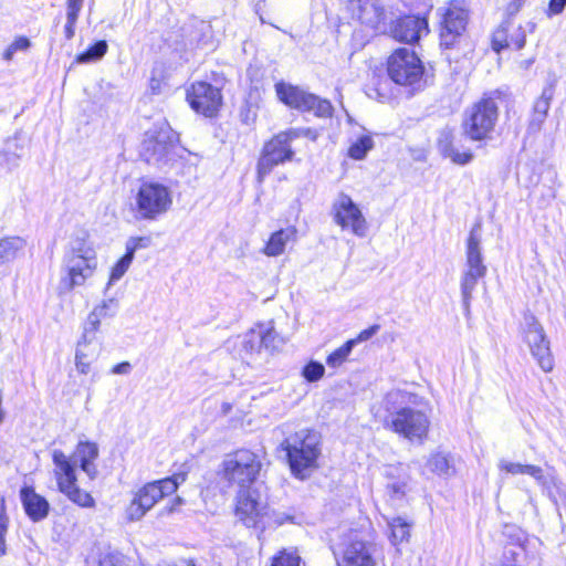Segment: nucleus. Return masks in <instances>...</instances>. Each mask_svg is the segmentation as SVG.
Instances as JSON below:
<instances>
[{
    "label": "nucleus",
    "instance_id": "f257e3e1",
    "mask_svg": "<svg viewBox=\"0 0 566 566\" xmlns=\"http://www.w3.org/2000/svg\"><path fill=\"white\" fill-rule=\"evenodd\" d=\"M417 399V395L394 389L386 395L384 406L389 412L387 424L394 432L410 441L422 442L428 436L430 420L424 411L412 407Z\"/></svg>",
    "mask_w": 566,
    "mask_h": 566
},
{
    "label": "nucleus",
    "instance_id": "f03ea898",
    "mask_svg": "<svg viewBox=\"0 0 566 566\" xmlns=\"http://www.w3.org/2000/svg\"><path fill=\"white\" fill-rule=\"evenodd\" d=\"M281 449L285 452L292 473L300 479L307 476V471L317 468L321 455V434L303 428L290 433L281 442Z\"/></svg>",
    "mask_w": 566,
    "mask_h": 566
},
{
    "label": "nucleus",
    "instance_id": "7ed1b4c3",
    "mask_svg": "<svg viewBox=\"0 0 566 566\" xmlns=\"http://www.w3.org/2000/svg\"><path fill=\"white\" fill-rule=\"evenodd\" d=\"M235 516L247 527L263 532L266 528L284 524L290 516L283 513L270 512L266 504L260 501L255 491L243 489L237 497Z\"/></svg>",
    "mask_w": 566,
    "mask_h": 566
},
{
    "label": "nucleus",
    "instance_id": "20e7f679",
    "mask_svg": "<svg viewBox=\"0 0 566 566\" xmlns=\"http://www.w3.org/2000/svg\"><path fill=\"white\" fill-rule=\"evenodd\" d=\"M387 73L389 78L399 86L409 87L411 91L423 87L424 65L409 49L400 48L389 55Z\"/></svg>",
    "mask_w": 566,
    "mask_h": 566
},
{
    "label": "nucleus",
    "instance_id": "39448f33",
    "mask_svg": "<svg viewBox=\"0 0 566 566\" xmlns=\"http://www.w3.org/2000/svg\"><path fill=\"white\" fill-rule=\"evenodd\" d=\"M499 118V106L491 96H483L463 114L462 128L472 140H483L493 132Z\"/></svg>",
    "mask_w": 566,
    "mask_h": 566
},
{
    "label": "nucleus",
    "instance_id": "423d86ee",
    "mask_svg": "<svg viewBox=\"0 0 566 566\" xmlns=\"http://www.w3.org/2000/svg\"><path fill=\"white\" fill-rule=\"evenodd\" d=\"M172 205L168 187L159 182H143L136 195V217L140 220H156Z\"/></svg>",
    "mask_w": 566,
    "mask_h": 566
},
{
    "label": "nucleus",
    "instance_id": "0eeeda50",
    "mask_svg": "<svg viewBox=\"0 0 566 566\" xmlns=\"http://www.w3.org/2000/svg\"><path fill=\"white\" fill-rule=\"evenodd\" d=\"M223 478L233 484H238L241 490L249 489L261 470V461L254 452L241 449L228 454L223 463Z\"/></svg>",
    "mask_w": 566,
    "mask_h": 566
},
{
    "label": "nucleus",
    "instance_id": "6e6552de",
    "mask_svg": "<svg viewBox=\"0 0 566 566\" xmlns=\"http://www.w3.org/2000/svg\"><path fill=\"white\" fill-rule=\"evenodd\" d=\"M177 142V133L167 122H161L146 132L140 154L147 163L158 164L169 155Z\"/></svg>",
    "mask_w": 566,
    "mask_h": 566
},
{
    "label": "nucleus",
    "instance_id": "1a4fd4ad",
    "mask_svg": "<svg viewBox=\"0 0 566 566\" xmlns=\"http://www.w3.org/2000/svg\"><path fill=\"white\" fill-rule=\"evenodd\" d=\"M291 144L292 140L286 130L280 132L264 144L256 165L258 180L260 182L263 181L275 166L293 159L294 150Z\"/></svg>",
    "mask_w": 566,
    "mask_h": 566
},
{
    "label": "nucleus",
    "instance_id": "9d476101",
    "mask_svg": "<svg viewBox=\"0 0 566 566\" xmlns=\"http://www.w3.org/2000/svg\"><path fill=\"white\" fill-rule=\"evenodd\" d=\"M523 338L528 345L532 356L537 360L538 366L548 373L554 367V359L549 348V340L537 318L526 313L523 323Z\"/></svg>",
    "mask_w": 566,
    "mask_h": 566
},
{
    "label": "nucleus",
    "instance_id": "9b49d317",
    "mask_svg": "<svg viewBox=\"0 0 566 566\" xmlns=\"http://www.w3.org/2000/svg\"><path fill=\"white\" fill-rule=\"evenodd\" d=\"M334 222L343 230L349 229L355 235L364 238L368 232V223L359 207L353 199L340 192L332 205Z\"/></svg>",
    "mask_w": 566,
    "mask_h": 566
},
{
    "label": "nucleus",
    "instance_id": "f8f14e48",
    "mask_svg": "<svg viewBox=\"0 0 566 566\" xmlns=\"http://www.w3.org/2000/svg\"><path fill=\"white\" fill-rule=\"evenodd\" d=\"M469 11L464 0H453L448 3L442 14L440 44L446 49L452 48L465 30Z\"/></svg>",
    "mask_w": 566,
    "mask_h": 566
},
{
    "label": "nucleus",
    "instance_id": "ddd939ff",
    "mask_svg": "<svg viewBox=\"0 0 566 566\" xmlns=\"http://www.w3.org/2000/svg\"><path fill=\"white\" fill-rule=\"evenodd\" d=\"M186 99L196 113L206 117H213L222 104L221 91L208 82L192 83L186 90Z\"/></svg>",
    "mask_w": 566,
    "mask_h": 566
},
{
    "label": "nucleus",
    "instance_id": "4468645a",
    "mask_svg": "<svg viewBox=\"0 0 566 566\" xmlns=\"http://www.w3.org/2000/svg\"><path fill=\"white\" fill-rule=\"evenodd\" d=\"M97 268L96 255L63 256L61 287L70 292L85 284Z\"/></svg>",
    "mask_w": 566,
    "mask_h": 566
},
{
    "label": "nucleus",
    "instance_id": "2eb2a0df",
    "mask_svg": "<svg viewBox=\"0 0 566 566\" xmlns=\"http://www.w3.org/2000/svg\"><path fill=\"white\" fill-rule=\"evenodd\" d=\"M347 8L354 18L373 29L387 20V9L382 0H347Z\"/></svg>",
    "mask_w": 566,
    "mask_h": 566
},
{
    "label": "nucleus",
    "instance_id": "dca6fc26",
    "mask_svg": "<svg viewBox=\"0 0 566 566\" xmlns=\"http://www.w3.org/2000/svg\"><path fill=\"white\" fill-rule=\"evenodd\" d=\"M161 500V493L155 483H147L140 488L126 507L125 514L129 522L142 520L145 514Z\"/></svg>",
    "mask_w": 566,
    "mask_h": 566
},
{
    "label": "nucleus",
    "instance_id": "f3484780",
    "mask_svg": "<svg viewBox=\"0 0 566 566\" xmlns=\"http://www.w3.org/2000/svg\"><path fill=\"white\" fill-rule=\"evenodd\" d=\"M428 32V21L426 18L417 15H406L398 19L391 27L392 36L400 42L415 43L422 33Z\"/></svg>",
    "mask_w": 566,
    "mask_h": 566
},
{
    "label": "nucleus",
    "instance_id": "a211bd4d",
    "mask_svg": "<svg viewBox=\"0 0 566 566\" xmlns=\"http://www.w3.org/2000/svg\"><path fill=\"white\" fill-rule=\"evenodd\" d=\"M481 224H475L467 239L465 263L463 271L486 275L481 247Z\"/></svg>",
    "mask_w": 566,
    "mask_h": 566
},
{
    "label": "nucleus",
    "instance_id": "6ab92c4d",
    "mask_svg": "<svg viewBox=\"0 0 566 566\" xmlns=\"http://www.w3.org/2000/svg\"><path fill=\"white\" fill-rule=\"evenodd\" d=\"M373 546L363 541H350L337 559V566H375Z\"/></svg>",
    "mask_w": 566,
    "mask_h": 566
},
{
    "label": "nucleus",
    "instance_id": "aec40b11",
    "mask_svg": "<svg viewBox=\"0 0 566 566\" xmlns=\"http://www.w3.org/2000/svg\"><path fill=\"white\" fill-rule=\"evenodd\" d=\"M20 499L25 514L32 522L43 521L49 515V502L44 496L38 494L32 486H23L20 490Z\"/></svg>",
    "mask_w": 566,
    "mask_h": 566
},
{
    "label": "nucleus",
    "instance_id": "412c9836",
    "mask_svg": "<svg viewBox=\"0 0 566 566\" xmlns=\"http://www.w3.org/2000/svg\"><path fill=\"white\" fill-rule=\"evenodd\" d=\"M52 460L55 465L54 475L59 490L77 482L75 460L72 461L63 451L57 449L53 450Z\"/></svg>",
    "mask_w": 566,
    "mask_h": 566
},
{
    "label": "nucleus",
    "instance_id": "4be33fe9",
    "mask_svg": "<svg viewBox=\"0 0 566 566\" xmlns=\"http://www.w3.org/2000/svg\"><path fill=\"white\" fill-rule=\"evenodd\" d=\"M98 446L92 441H80L75 448L73 458L80 463V468L91 480L97 475L95 460L98 458Z\"/></svg>",
    "mask_w": 566,
    "mask_h": 566
},
{
    "label": "nucleus",
    "instance_id": "5701e85b",
    "mask_svg": "<svg viewBox=\"0 0 566 566\" xmlns=\"http://www.w3.org/2000/svg\"><path fill=\"white\" fill-rule=\"evenodd\" d=\"M275 92L279 99L291 108L305 112L311 93L298 86L280 82L275 84Z\"/></svg>",
    "mask_w": 566,
    "mask_h": 566
},
{
    "label": "nucleus",
    "instance_id": "b1692460",
    "mask_svg": "<svg viewBox=\"0 0 566 566\" xmlns=\"http://www.w3.org/2000/svg\"><path fill=\"white\" fill-rule=\"evenodd\" d=\"M297 230L291 226L273 232L262 252L268 256H279L284 253L289 242L296 241Z\"/></svg>",
    "mask_w": 566,
    "mask_h": 566
},
{
    "label": "nucleus",
    "instance_id": "393cba45",
    "mask_svg": "<svg viewBox=\"0 0 566 566\" xmlns=\"http://www.w3.org/2000/svg\"><path fill=\"white\" fill-rule=\"evenodd\" d=\"M485 275L483 274H475L472 272L462 271L460 279V290L462 296L463 313L465 317H469L471 314V301L478 282Z\"/></svg>",
    "mask_w": 566,
    "mask_h": 566
},
{
    "label": "nucleus",
    "instance_id": "a878e982",
    "mask_svg": "<svg viewBox=\"0 0 566 566\" xmlns=\"http://www.w3.org/2000/svg\"><path fill=\"white\" fill-rule=\"evenodd\" d=\"M499 469L502 471H505L512 475L527 474V475L532 476L539 484L545 483V476H544L543 469L537 465L522 464V463H515V462H509L505 460H501L499 463Z\"/></svg>",
    "mask_w": 566,
    "mask_h": 566
},
{
    "label": "nucleus",
    "instance_id": "bb28decb",
    "mask_svg": "<svg viewBox=\"0 0 566 566\" xmlns=\"http://www.w3.org/2000/svg\"><path fill=\"white\" fill-rule=\"evenodd\" d=\"M438 147L444 157H449L453 163L458 165L469 164L473 155L470 150L460 151L457 149L450 139V135L443 132L439 138Z\"/></svg>",
    "mask_w": 566,
    "mask_h": 566
},
{
    "label": "nucleus",
    "instance_id": "cd10ccee",
    "mask_svg": "<svg viewBox=\"0 0 566 566\" xmlns=\"http://www.w3.org/2000/svg\"><path fill=\"white\" fill-rule=\"evenodd\" d=\"M87 256L96 255L94 248L88 241V234L85 231H80L71 238L67 247L65 248L63 256Z\"/></svg>",
    "mask_w": 566,
    "mask_h": 566
},
{
    "label": "nucleus",
    "instance_id": "c85d7f7f",
    "mask_svg": "<svg viewBox=\"0 0 566 566\" xmlns=\"http://www.w3.org/2000/svg\"><path fill=\"white\" fill-rule=\"evenodd\" d=\"M25 247L20 237H9L0 240V265L13 261Z\"/></svg>",
    "mask_w": 566,
    "mask_h": 566
},
{
    "label": "nucleus",
    "instance_id": "c756f323",
    "mask_svg": "<svg viewBox=\"0 0 566 566\" xmlns=\"http://www.w3.org/2000/svg\"><path fill=\"white\" fill-rule=\"evenodd\" d=\"M259 329L262 338V348L274 352L284 345L285 340L281 335H279V333L275 332L273 322L260 324Z\"/></svg>",
    "mask_w": 566,
    "mask_h": 566
},
{
    "label": "nucleus",
    "instance_id": "7c9ffc66",
    "mask_svg": "<svg viewBox=\"0 0 566 566\" xmlns=\"http://www.w3.org/2000/svg\"><path fill=\"white\" fill-rule=\"evenodd\" d=\"M429 469L439 474L450 476L454 474L452 458L448 453L437 452L428 460Z\"/></svg>",
    "mask_w": 566,
    "mask_h": 566
},
{
    "label": "nucleus",
    "instance_id": "2f4dec72",
    "mask_svg": "<svg viewBox=\"0 0 566 566\" xmlns=\"http://www.w3.org/2000/svg\"><path fill=\"white\" fill-rule=\"evenodd\" d=\"M84 0H66V23L64 34L66 40H71L75 34V25L83 8Z\"/></svg>",
    "mask_w": 566,
    "mask_h": 566
},
{
    "label": "nucleus",
    "instance_id": "473e14b6",
    "mask_svg": "<svg viewBox=\"0 0 566 566\" xmlns=\"http://www.w3.org/2000/svg\"><path fill=\"white\" fill-rule=\"evenodd\" d=\"M308 99L305 112H313L316 117L321 118H329L333 116L334 107L328 99L321 98L313 93H311Z\"/></svg>",
    "mask_w": 566,
    "mask_h": 566
},
{
    "label": "nucleus",
    "instance_id": "72a5a7b5",
    "mask_svg": "<svg viewBox=\"0 0 566 566\" xmlns=\"http://www.w3.org/2000/svg\"><path fill=\"white\" fill-rule=\"evenodd\" d=\"M60 492L65 494L70 501L82 507H93L95 505V501L92 495L81 490L76 483L63 488Z\"/></svg>",
    "mask_w": 566,
    "mask_h": 566
},
{
    "label": "nucleus",
    "instance_id": "f704fd0d",
    "mask_svg": "<svg viewBox=\"0 0 566 566\" xmlns=\"http://www.w3.org/2000/svg\"><path fill=\"white\" fill-rule=\"evenodd\" d=\"M390 528V539L392 544L397 545L407 541L410 536V524L402 517H394L388 522Z\"/></svg>",
    "mask_w": 566,
    "mask_h": 566
},
{
    "label": "nucleus",
    "instance_id": "c9c22d12",
    "mask_svg": "<svg viewBox=\"0 0 566 566\" xmlns=\"http://www.w3.org/2000/svg\"><path fill=\"white\" fill-rule=\"evenodd\" d=\"M108 45L104 40L95 42L86 51L78 54L75 59L76 63H90L101 60L107 52Z\"/></svg>",
    "mask_w": 566,
    "mask_h": 566
},
{
    "label": "nucleus",
    "instance_id": "e433bc0d",
    "mask_svg": "<svg viewBox=\"0 0 566 566\" xmlns=\"http://www.w3.org/2000/svg\"><path fill=\"white\" fill-rule=\"evenodd\" d=\"M354 349V342L347 340L340 347L331 353L326 358V364L331 368L342 366Z\"/></svg>",
    "mask_w": 566,
    "mask_h": 566
},
{
    "label": "nucleus",
    "instance_id": "4c0bfd02",
    "mask_svg": "<svg viewBox=\"0 0 566 566\" xmlns=\"http://www.w3.org/2000/svg\"><path fill=\"white\" fill-rule=\"evenodd\" d=\"M374 147V142L370 136L364 135L353 143L348 149V156L355 160H361L366 157L367 153Z\"/></svg>",
    "mask_w": 566,
    "mask_h": 566
},
{
    "label": "nucleus",
    "instance_id": "58836bf2",
    "mask_svg": "<svg viewBox=\"0 0 566 566\" xmlns=\"http://www.w3.org/2000/svg\"><path fill=\"white\" fill-rule=\"evenodd\" d=\"M509 32H512L510 28V19L502 22V24L493 32L492 35V49L495 52H500L509 46Z\"/></svg>",
    "mask_w": 566,
    "mask_h": 566
},
{
    "label": "nucleus",
    "instance_id": "ea45409f",
    "mask_svg": "<svg viewBox=\"0 0 566 566\" xmlns=\"http://www.w3.org/2000/svg\"><path fill=\"white\" fill-rule=\"evenodd\" d=\"M367 95L370 98H376L381 103L388 101L391 96L388 81L374 78L371 84L368 85Z\"/></svg>",
    "mask_w": 566,
    "mask_h": 566
},
{
    "label": "nucleus",
    "instance_id": "a19ab883",
    "mask_svg": "<svg viewBox=\"0 0 566 566\" xmlns=\"http://www.w3.org/2000/svg\"><path fill=\"white\" fill-rule=\"evenodd\" d=\"M409 483L408 474H398L397 480L389 481L387 483V492L392 500H401L406 493Z\"/></svg>",
    "mask_w": 566,
    "mask_h": 566
},
{
    "label": "nucleus",
    "instance_id": "79ce46f5",
    "mask_svg": "<svg viewBox=\"0 0 566 566\" xmlns=\"http://www.w3.org/2000/svg\"><path fill=\"white\" fill-rule=\"evenodd\" d=\"M185 473H176L171 478L155 481L154 483L156 484L157 489H159L163 499L164 496L172 494L177 490L178 485L185 482Z\"/></svg>",
    "mask_w": 566,
    "mask_h": 566
},
{
    "label": "nucleus",
    "instance_id": "37998d69",
    "mask_svg": "<svg viewBox=\"0 0 566 566\" xmlns=\"http://www.w3.org/2000/svg\"><path fill=\"white\" fill-rule=\"evenodd\" d=\"M510 28L512 30V32H509L510 49H523L526 41V29L521 24H515L512 20H510Z\"/></svg>",
    "mask_w": 566,
    "mask_h": 566
},
{
    "label": "nucleus",
    "instance_id": "c03bdc74",
    "mask_svg": "<svg viewBox=\"0 0 566 566\" xmlns=\"http://www.w3.org/2000/svg\"><path fill=\"white\" fill-rule=\"evenodd\" d=\"M99 325L101 318L96 317L95 314L90 313L84 324L82 339L78 342L77 346L82 347L83 345L90 344L94 339L95 333L98 331Z\"/></svg>",
    "mask_w": 566,
    "mask_h": 566
},
{
    "label": "nucleus",
    "instance_id": "a18cd8bd",
    "mask_svg": "<svg viewBox=\"0 0 566 566\" xmlns=\"http://www.w3.org/2000/svg\"><path fill=\"white\" fill-rule=\"evenodd\" d=\"M133 260H134L133 256L128 255L125 252V254L112 268L107 286H111L112 284L119 281L124 276V274L129 269Z\"/></svg>",
    "mask_w": 566,
    "mask_h": 566
},
{
    "label": "nucleus",
    "instance_id": "49530a36",
    "mask_svg": "<svg viewBox=\"0 0 566 566\" xmlns=\"http://www.w3.org/2000/svg\"><path fill=\"white\" fill-rule=\"evenodd\" d=\"M260 329L252 328L244 335L243 349L247 353L253 354L259 353L262 349Z\"/></svg>",
    "mask_w": 566,
    "mask_h": 566
},
{
    "label": "nucleus",
    "instance_id": "de8ad7c7",
    "mask_svg": "<svg viewBox=\"0 0 566 566\" xmlns=\"http://www.w3.org/2000/svg\"><path fill=\"white\" fill-rule=\"evenodd\" d=\"M118 310V302L117 300L111 297L107 300H104L101 304L94 307V310L91 312L96 315L98 318H106V317H113Z\"/></svg>",
    "mask_w": 566,
    "mask_h": 566
},
{
    "label": "nucleus",
    "instance_id": "09e8293b",
    "mask_svg": "<svg viewBox=\"0 0 566 566\" xmlns=\"http://www.w3.org/2000/svg\"><path fill=\"white\" fill-rule=\"evenodd\" d=\"M324 373L325 367L316 360H311L302 370L303 377L310 382L319 380L324 376Z\"/></svg>",
    "mask_w": 566,
    "mask_h": 566
},
{
    "label": "nucleus",
    "instance_id": "8fccbe9b",
    "mask_svg": "<svg viewBox=\"0 0 566 566\" xmlns=\"http://www.w3.org/2000/svg\"><path fill=\"white\" fill-rule=\"evenodd\" d=\"M553 98V90L544 88L542 95L536 99L533 113L547 116L548 109L551 107V99Z\"/></svg>",
    "mask_w": 566,
    "mask_h": 566
},
{
    "label": "nucleus",
    "instance_id": "3c124183",
    "mask_svg": "<svg viewBox=\"0 0 566 566\" xmlns=\"http://www.w3.org/2000/svg\"><path fill=\"white\" fill-rule=\"evenodd\" d=\"M300 563L301 558L298 555L282 552L273 558L272 566H300Z\"/></svg>",
    "mask_w": 566,
    "mask_h": 566
},
{
    "label": "nucleus",
    "instance_id": "603ef678",
    "mask_svg": "<svg viewBox=\"0 0 566 566\" xmlns=\"http://www.w3.org/2000/svg\"><path fill=\"white\" fill-rule=\"evenodd\" d=\"M149 244L150 239L147 237L129 238L126 242V253L134 258L138 249L147 248Z\"/></svg>",
    "mask_w": 566,
    "mask_h": 566
},
{
    "label": "nucleus",
    "instance_id": "864d4df0",
    "mask_svg": "<svg viewBox=\"0 0 566 566\" xmlns=\"http://www.w3.org/2000/svg\"><path fill=\"white\" fill-rule=\"evenodd\" d=\"M8 531V517L4 512L0 513V557L7 553L6 534Z\"/></svg>",
    "mask_w": 566,
    "mask_h": 566
},
{
    "label": "nucleus",
    "instance_id": "5fc2aeb1",
    "mask_svg": "<svg viewBox=\"0 0 566 566\" xmlns=\"http://www.w3.org/2000/svg\"><path fill=\"white\" fill-rule=\"evenodd\" d=\"M379 329H380V326L378 324H374L370 327L361 331L356 338H353L349 340L354 342V347H355L356 344L370 339L374 335H376L378 333Z\"/></svg>",
    "mask_w": 566,
    "mask_h": 566
},
{
    "label": "nucleus",
    "instance_id": "6e6d98bb",
    "mask_svg": "<svg viewBox=\"0 0 566 566\" xmlns=\"http://www.w3.org/2000/svg\"><path fill=\"white\" fill-rule=\"evenodd\" d=\"M75 366L81 374H87L90 371V361L86 360V355L78 346L75 354Z\"/></svg>",
    "mask_w": 566,
    "mask_h": 566
},
{
    "label": "nucleus",
    "instance_id": "4d7b16f0",
    "mask_svg": "<svg viewBox=\"0 0 566 566\" xmlns=\"http://www.w3.org/2000/svg\"><path fill=\"white\" fill-rule=\"evenodd\" d=\"M545 119L546 116L533 113L527 126V133L535 134L539 132Z\"/></svg>",
    "mask_w": 566,
    "mask_h": 566
},
{
    "label": "nucleus",
    "instance_id": "13d9d810",
    "mask_svg": "<svg viewBox=\"0 0 566 566\" xmlns=\"http://www.w3.org/2000/svg\"><path fill=\"white\" fill-rule=\"evenodd\" d=\"M286 133L290 135L292 142L301 137L315 139V135L311 128H289L286 129Z\"/></svg>",
    "mask_w": 566,
    "mask_h": 566
},
{
    "label": "nucleus",
    "instance_id": "bf43d9fd",
    "mask_svg": "<svg viewBox=\"0 0 566 566\" xmlns=\"http://www.w3.org/2000/svg\"><path fill=\"white\" fill-rule=\"evenodd\" d=\"M241 122L250 125L256 118V113L250 108V106H244L240 112Z\"/></svg>",
    "mask_w": 566,
    "mask_h": 566
},
{
    "label": "nucleus",
    "instance_id": "052dcab7",
    "mask_svg": "<svg viewBox=\"0 0 566 566\" xmlns=\"http://www.w3.org/2000/svg\"><path fill=\"white\" fill-rule=\"evenodd\" d=\"M98 566H122L117 555L106 554L99 559Z\"/></svg>",
    "mask_w": 566,
    "mask_h": 566
},
{
    "label": "nucleus",
    "instance_id": "680f3d73",
    "mask_svg": "<svg viewBox=\"0 0 566 566\" xmlns=\"http://www.w3.org/2000/svg\"><path fill=\"white\" fill-rule=\"evenodd\" d=\"M566 6V0H551L548 4L549 12L552 14H559L563 12Z\"/></svg>",
    "mask_w": 566,
    "mask_h": 566
},
{
    "label": "nucleus",
    "instance_id": "e2e57ef3",
    "mask_svg": "<svg viewBox=\"0 0 566 566\" xmlns=\"http://www.w3.org/2000/svg\"><path fill=\"white\" fill-rule=\"evenodd\" d=\"M130 369H132L130 364L128 361H123V363L115 365L112 368V373L117 374V375H127L130 373Z\"/></svg>",
    "mask_w": 566,
    "mask_h": 566
},
{
    "label": "nucleus",
    "instance_id": "0e129e2a",
    "mask_svg": "<svg viewBox=\"0 0 566 566\" xmlns=\"http://www.w3.org/2000/svg\"><path fill=\"white\" fill-rule=\"evenodd\" d=\"M149 88L153 94H160L163 91V81L153 75L149 81Z\"/></svg>",
    "mask_w": 566,
    "mask_h": 566
},
{
    "label": "nucleus",
    "instance_id": "69168bd1",
    "mask_svg": "<svg viewBox=\"0 0 566 566\" xmlns=\"http://www.w3.org/2000/svg\"><path fill=\"white\" fill-rule=\"evenodd\" d=\"M525 2V0H513L509 6H507V12L509 14L511 15H514L516 14L520 9L522 8L523 3Z\"/></svg>",
    "mask_w": 566,
    "mask_h": 566
},
{
    "label": "nucleus",
    "instance_id": "338daca9",
    "mask_svg": "<svg viewBox=\"0 0 566 566\" xmlns=\"http://www.w3.org/2000/svg\"><path fill=\"white\" fill-rule=\"evenodd\" d=\"M29 45L30 41L27 38H21L10 46L8 54L10 53V50H24Z\"/></svg>",
    "mask_w": 566,
    "mask_h": 566
},
{
    "label": "nucleus",
    "instance_id": "774afa93",
    "mask_svg": "<svg viewBox=\"0 0 566 566\" xmlns=\"http://www.w3.org/2000/svg\"><path fill=\"white\" fill-rule=\"evenodd\" d=\"M398 471H399V468H397V467H389L388 470H387V476L389 479H391V478L395 476L396 472H398Z\"/></svg>",
    "mask_w": 566,
    "mask_h": 566
}]
</instances>
